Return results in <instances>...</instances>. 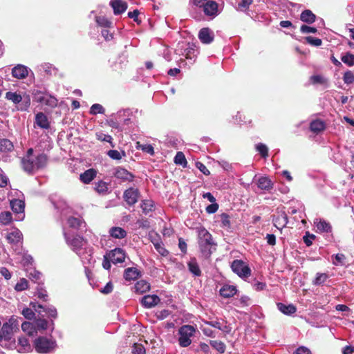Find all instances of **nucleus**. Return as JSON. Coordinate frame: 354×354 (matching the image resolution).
<instances>
[{"label":"nucleus","mask_w":354,"mask_h":354,"mask_svg":"<svg viewBox=\"0 0 354 354\" xmlns=\"http://www.w3.org/2000/svg\"><path fill=\"white\" fill-rule=\"evenodd\" d=\"M47 156L40 153L34 155L33 149H29L26 155L21 160L24 170L28 174H34L36 171L44 167L47 164Z\"/></svg>","instance_id":"f257e3e1"},{"label":"nucleus","mask_w":354,"mask_h":354,"mask_svg":"<svg viewBox=\"0 0 354 354\" xmlns=\"http://www.w3.org/2000/svg\"><path fill=\"white\" fill-rule=\"evenodd\" d=\"M19 326L18 319L12 316L1 326L5 347L8 348V345L13 341V335L19 330Z\"/></svg>","instance_id":"f03ea898"},{"label":"nucleus","mask_w":354,"mask_h":354,"mask_svg":"<svg viewBox=\"0 0 354 354\" xmlns=\"http://www.w3.org/2000/svg\"><path fill=\"white\" fill-rule=\"evenodd\" d=\"M5 98L15 104L16 109L19 111H26L30 106V97L26 93L21 95L20 93L8 91Z\"/></svg>","instance_id":"7ed1b4c3"},{"label":"nucleus","mask_w":354,"mask_h":354,"mask_svg":"<svg viewBox=\"0 0 354 354\" xmlns=\"http://www.w3.org/2000/svg\"><path fill=\"white\" fill-rule=\"evenodd\" d=\"M35 351L39 353H48L55 351L57 343L52 337L41 336L36 338L34 341Z\"/></svg>","instance_id":"20e7f679"},{"label":"nucleus","mask_w":354,"mask_h":354,"mask_svg":"<svg viewBox=\"0 0 354 354\" xmlns=\"http://www.w3.org/2000/svg\"><path fill=\"white\" fill-rule=\"evenodd\" d=\"M196 331V328L192 325H183L180 326L178 331L179 345L182 347L189 346Z\"/></svg>","instance_id":"39448f33"},{"label":"nucleus","mask_w":354,"mask_h":354,"mask_svg":"<svg viewBox=\"0 0 354 354\" xmlns=\"http://www.w3.org/2000/svg\"><path fill=\"white\" fill-rule=\"evenodd\" d=\"M230 268L234 273L243 279H247L251 275L252 271L250 268L243 260H234L230 264Z\"/></svg>","instance_id":"423d86ee"},{"label":"nucleus","mask_w":354,"mask_h":354,"mask_svg":"<svg viewBox=\"0 0 354 354\" xmlns=\"http://www.w3.org/2000/svg\"><path fill=\"white\" fill-rule=\"evenodd\" d=\"M198 244L202 252L211 253L210 247L214 243L211 234L203 227L198 230Z\"/></svg>","instance_id":"0eeeda50"},{"label":"nucleus","mask_w":354,"mask_h":354,"mask_svg":"<svg viewBox=\"0 0 354 354\" xmlns=\"http://www.w3.org/2000/svg\"><path fill=\"white\" fill-rule=\"evenodd\" d=\"M34 96L35 100L42 105H46L50 108H55L57 106L58 100L48 93L37 91L35 92Z\"/></svg>","instance_id":"6e6552de"},{"label":"nucleus","mask_w":354,"mask_h":354,"mask_svg":"<svg viewBox=\"0 0 354 354\" xmlns=\"http://www.w3.org/2000/svg\"><path fill=\"white\" fill-rule=\"evenodd\" d=\"M64 235L67 244L76 254H81L80 250L88 245L87 241L82 236H76L71 239L65 231Z\"/></svg>","instance_id":"1a4fd4ad"},{"label":"nucleus","mask_w":354,"mask_h":354,"mask_svg":"<svg viewBox=\"0 0 354 354\" xmlns=\"http://www.w3.org/2000/svg\"><path fill=\"white\" fill-rule=\"evenodd\" d=\"M8 348H15L19 353H29L32 350V346L26 337H20L18 338L17 343L13 339Z\"/></svg>","instance_id":"9d476101"},{"label":"nucleus","mask_w":354,"mask_h":354,"mask_svg":"<svg viewBox=\"0 0 354 354\" xmlns=\"http://www.w3.org/2000/svg\"><path fill=\"white\" fill-rule=\"evenodd\" d=\"M201 10L206 17L211 19H214L221 12L218 8V4L213 0H207L201 8Z\"/></svg>","instance_id":"9b49d317"},{"label":"nucleus","mask_w":354,"mask_h":354,"mask_svg":"<svg viewBox=\"0 0 354 354\" xmlns=\"http://www.w3.org/2000/svg\"><path fill=\"white\" fill-rule=\"evenodd\" d=\"M10 207L12 210L16 214L15 219L22 221L24 217L25 203L21 199H12L10 201Z\"/></svg>","instance_id":"f8f14e48"},{"label":"nucleus","mask_w":354,"mask_h":354,"mask_svg":"<svg viewBox=\"0 0 354 354\" xmlns=\"http://www.w3.org/2000/svg\"><path fill=\"white\" fill-rule=\"evenodd\" d=\"M314 225L317 227V231L319 233L328 234V239L330 241L333 239L332 227L330 224L322 218H315L314 220Z\"/></svg>","instance_id":"ddd939ff"},{"label":"nucleus","mask_w":354,"mask_h":354,"mask_svg":"<svg viewBox=\"0 0 354 354\" xmlns=\"http://www.w3.org/2000/svg\"><path fill=\"white\" fill-rule=\"evenodd\" d=\"M140 197V192L138 189L135 187H130L124 192L123 198L124 201L129 205H135Z\"/></svg>","instance_id":"4468645a"},{"label":"nucleus","mask_w":354,"mask_h":354,"mask_svg":"<svg viewBox=\"0 0 354 354\" xmlns=\"http://www.w3.org/2000/svg\"><path fill=\"white\" fill-rule=\"evenodd\" d=\"M205 324L210 326L221 330L223 334H229L232 330L230 325L223 319H215L212 321H205Z\"/></svg>","instance_id":"2eb2a0df"},{"label":"nucleus","mask_w":354,"mask_h":354,"mask_svg":"<svg viewBox=\"0 0 354 354\" xmlns=\"http://www.w3.org/2000/svg\"><path fill=\"white\" fill-rule=\"evenodd\" d=\"M81 254H77L80 258L82 263L84 267L87 268V266L92 265L95 262V259H93L92 254V248L88 245L83 248V250H80Z\"/></svg>","instance_id":"dca6fc26"},{"label":"nucleus","mask_w":354,"mask_h":354,"mask_svg":"<svg viewBox=\"0 0 354 354\" xmlns=\"http://www.w3.org/2000/svg\"><path fill=\"white\" fill-rule=\"evenodd\" d=\"M30 306L36 312H38L39 314L41 312V309H42L43 312H45L48 317L52 318L57 317V309L54 306H43L42 305L39 304L36 302H31Z\"/></svg>","instance_id":"f3484780"},{"label":"nucleus","mask_w":354,"mask_h":354,"mask_svg":"<svg viewBox=\"0 0 354 354\" xmlns=\"http://www.w3.org/2000/svg\"><path fill=\"white\" fill-rule=\"evenodd\" d=\"M29 68L22 64H17L14 66L11 70V73L13 77L18 80H23L28 77Z\"/></svg>","instance_id":"a211bd4d"},{"label":"nucleus","mask_w":354,"mask_h":354,"mask_svg":"<svg viewBox=\"0 0 354 354\" xmlns=\"http://www.w3.org/2000/svg\"><path fill=\"white\" fill-rule=\"evenodd\" d=\"M198 38L203 44H209L213 41L214 35L210 28H203L198 32Z\"/></svg>","instance_id":"6ab92c4d"},{"label":"nucleus","mask_w":354,"mask_h":354,"mask_svg":"<svg viewBox=\"0 0 354 354\" xmlns=\"http://www.w3.org/2000/svg\"><path fill=\"white\" fill-rule=\"evenodd\" d=\"M125 252L122 248H115L112 250L109 257L113 263H122L125 259Z\"/></svg>","instance_id":"aec40b11"},{"label":"nucleus","mask_w":354,"mask_h":354,"mask_svg":"<svg viewBox=\"0 0 354 354\" xmlns=\"http://www.w3.org/2000/svg\"><path fill=\"white\" fill-rule=\"evenodd\" d=\"M114 176L115 178L123 181L131 182L134 178V176L127 169L118 167L115 169Z\"/></svg>","instance_id":"412c9836"},{"label":"nucleus","mask_w":354,"mask_h":354,"mask_svg":"<svg viewBox=\"0 0 354 354\" xmlns=\"http://www.w3.org/2000/svg\"><path fill=\"white\" fill-rule=\"evenodd\" d=\"M258 187L266 192H270L273 188L272 181L267 176H261L257 182Z\"/></svg>","instance_id":"4be33fe9"},{"label":"nucleus","mask_w":354,"mask_h":354,"mask_svg":"<svg viewBox=\"0 0 354 354\" xmlns=\"http://www.w3.org/2000/svg\"><path fill=\"white\" fill-rule=\"evenodd\" d=\"M141 301L145 308H151L156 306L160 301V299L156 295H147L142 297Z\"/></svg>","instance_id":"5701e85b"},{"label":"nucleus","mask_w":354,"mask_h":354,"mask_svg":"<svg viewBox=\"0 0 354 354\" xmlns=\"http://www.w3.org/2000/svg\"><path fill=\"white\" fill-rule=\"evenodd\" d=\"M110 6L112 7L115 15L122 14L127 9V3L122 0H111Z\"/></svg>","instance_id":"b1692460"},{"label":"nucleus","mask_w":354,"mask_h":354,"mask_svg":"<svg viewBox=\"0 0 354 354\" xmlns=\"http://www.w3.org/2000/svg\"><path fill=\"white\" fill-rule=\"evenodd\" d=\"M35 123L40 128L44 129H48L50 124L47 116L42 112H39L35 115Z\"/></svg>","instance_id":"393cba45"},{"label":"nucleus","mask_w":354,"mask_h":354,"mask_svg":"<svg viewBox=\"0 0 354 354\" xmlns=\"http://www.w3.org/2000/svg\"><path fill=\"white\" fill-rule=\"evenodd\" d=\"M6 237L10 243L17 245L21 242L22 233L18 229H15L9 232Z\"/></svg>","instance_id":"a878e982"},{"label":"nucleus","mask_w":354,"mask_h":354,"mask_svg":"<svg viewBox=\"0 0 354 354\" xmlns=\"http://www.w3.org/2000/svg\"><path fill=\"white\" fill-rule=\"evenodd\" d=\"M220 295L224 298H230L237 292L236 287L232 285L225 284L220 289Z\"/></svg>","instance_id":"bb28decb"},{"label":"nucleus","mask_w":354,"mask_h":354,"mask_svg":"<svg viewBox=\"0 0 354 354\" xmlns=\"http://www.w3.org/2000/svg\"><path fill=\"white\" fill-rule=\"evenodd\" d=\"M273 222L277 227L283 228L288 224V216L286 214L283 212L273 218Z\"/></svg>","instance_id":"cd10ccee"},{"label":"nucleus","mask_w":354,"mask_h":354,"mask_svg":"<svg viewBox=\"0 0 354 354\" xmlns=\"http://www.w3.org/2000/svg\"><path fill=\"white\" fill-rule=\"evenodd\" d=\"M96 176V171L93 169L86 170L83 174H80V180L85 184L91 183Z\"/></svg>","instance_id":"c85d7f7f"},{"label":"nucleus","mask_w":354,"mask_h":354,"mask_svg":"<svg viewBox=\"0 0 354 354\" xmlns=\"http://www.w3.org/2000/svg\"><path fill=\"white\" fill-rule=\"evenodd\" d=\"M277 306L278 310L286 315H290L295 313L297 310L296 307L293 304L286 305L282 303H278Z\"/></svg>","instance_id":"c756f323"},{"label":"nucleus","mask_w":354,"mask_h":354,"mask_svg":"<svg viewBox=\"0 0 354 354\" xmlns=\"http://www.w3.org/2000/svg\"><path fill=\"white\" fill-rule=\"evenodd\" d=\"M110 236L115 239H122L127 236V232L122 227H113L109 230Z\"/></svg>","instance_id":"7c9ffc66"},{"label":"nucleus","mask_w":354,"mask_h":354,"mask_svg":"<svg viewBox=\"0 0 354 354\" xmlns=\"http://www.w3.org/2000/svg\"><path fill=\"white\" fill-rule=\"evenodd\" d=\"M21 329L24 332L26 333L29 336H34L37 334L36 326L33 324L24 322L21 324Z\"/></svg>","instance_id":"2f4dec72"},{"label":"nucleus","mask_w":354,"mask_h":354,"mask_svg":"<svg viewBox=\"0 0 354 354\" xmlns=\"http://www.w3.org/2000/svg\"><path fill=\"white\" fill-rule=\"evenodd\" d=\"M325 129V124L320 120H315L310 122V129L311 131L318 133Z\"/></svg>","instance_id":"473e14b6"},{"label":"nucleus","mask_w":354,"mask_h":354,"mask_svg":"<svg viewBox=\"0 0 354 354\" xmlns=\"http://www.w3.org/2000/svg\"><path fill=\"white\" fill-rule=\"evenodd\" d=\"M14 149L13 143L7 138L0 140V151L6 153L12 151Z\"/></svg>","instance_id":"72a5a7b5"},{"label":"nucleus","mask_w":354,"mask_h":354,"mask_svg":"<svg viewBox=\"0 0 354 354\" xmlns=\"http://www.w3.org/2000/svg\"><path fill=\"white\" fill-rule=\"evenodd\" d=\"M139 277V272L135 268H129L124 270V277L127 281L135 280Z\"/></svg>","instance_id":"f704fd0d"},{"label":"nucleus","mask_w":354,"mask_h":354,"mask_svg":"<svg viewBox=\"0 0 354 354\" xmlns=\"http://www.w3.org/2000/svg\"><path fill=\"white\" fill-rule=\"evenodd\" d=\"M310 83L313 84H321L325 86H328V80L321 75H314L310 77Z\"/></svg>","instance_id":"c9c22d12"},{"label":"nucleus","mask_w":354,"mask_h":354,"mask_svg":"<svg viewBox=\"0 0 354 354\" xmlns=\"http://www.w3.org/2000/svg\"><path fill=\"white\" fill-rule=\"evenodd\" d=\"M150 289L149 283L145 280H140L135 284V290L136 292L144 293Z\"/></svg>","instance_id":"e433bc0d"},{"label":"nucleus","mask_w":354,"mask_h":354,"mask_svg":"<svg viewBox=\"0 0 354 354\" xmlns=\"http://www.w3.org/2000/svg\"><path fill=\"white\" fill-rule=\"evenodd\" d=\"M188 268L194 276H200L201 271L196 259H192L188 263Z\"/></svg>","instance_id":"4c0bfd02"},{"label":"nucleus","mask_w":354,"mask_h":354,"mask_svg":"<svg viewBox=\"0 0 354 354\" xmlns=\"http://www.w3.org/2000/svg\"><path fill=\"white\" fill-rule=\"evenodd\" d=\"M140 207L145 214H148L149 212L153 211L154 203L151 200H143L140 204Z\"/></svg>","instance_id":"58836bf2"},{"label":"nucleus","mask_w":354,"mask_h":354,"mask_svg":"<svg viewBox=\"0 0 354 354\" xmlns=\"http://www.w3.org/2000/svg\"><path fill=\"white\" fill-rule=\"evenodd\" d=\"M301 20L308 24H312L315 21V15L310 10H306L301 14Z\"/></svg>","instance_id":"ea45409f"},{"label":"nucleus","mask_w":354,"mask_h":354,"mask_svg":"<svg viewBox=\"0 0 354 354\" xmlns=\"http://www.w3.org/2000/svg\"><path fill=\"white\" fill-rule=\"evenodd\" d=\"M95 191L100 194L108 193L109 184L103 180H99L95 183Z\"/></svg>","instance_id":"a19ab883"},{"label":"nucleus","mask_w":354,"mask_h":354,"mask_svg":"<svg viewBox=\"0 0 354 354\" xmlns=\"http://www.w3.org/2000/svg\"><path fill=\"white\" fill-rule=\"evenodd\" d=\"M67 223L70 227L78 229L84 223L80 218L70 216L67 220Z\"/></svg>","instance_id":"79ce46f5"},{"label":"nucleus","mask_w":354,"mask_h":354,"mask_svg":"<svg viewBox=\"0 0 354 354\" xmlns=\"http://www.w3.org/2000/svg\"><path fill=\"white\" fill-rule=\"evenodd\" d=\"M28 276L31 279V281H32L35 283H37L38 284H40V283L41 282V278H42L41 273L35 269L30 270L28 272Z\"/></svg>","instance_id":"37998d69"},{"label":"nucleus","mask_w":354,"mask_h":354,"mask_svg":"<svg viewBox=\"0 0 354 354\" xmlns=\"http://www.w3.org/2000/svg\"><path fill=\"white\" fill-rule=\"evenodd\" d=\"M40 70L44 71L46 75H51L55 74L57 69L52 64L49 63H44L40 65Z\"/></svg>","instance_id":"c03bdc74"},{"label":"nucleus","mask_w":354,"mask_h":354,"mask_svg":"<svg viewBox=\"0 0 354 354\" xmlns=\"http://www.w3.org/2000/svg\"><path fill=\"white\" fill-rule=\"evenodd\" d=\"M211 346L221 354L223 353L225 350V345L223 342L218 340H211L209 342Z\"/></svg>","instance_id":"a18cd8bd"},{"label":"nucleus","mask_w":354,"mask_h":354,"mask_svg":"<svg viewBox=\"0 0 354 354\" xmlns=\"http://www.w3.org/2000/svg\"><path fill=\"white\" fill-rule=\"evenodd\" d=\"M12 219V214L10 212H3L0 214V223L2 225H8Z\"/></svg>","instance_id":"49530a36"},{"label":"nucleus","mask_w":354,"mask_h":354,"mask_svg":"<svg viewBox=\"0 0 354 354\" xmlns=\"http://www.w3.org/2000/svg\"><path fill=\"white\" fill-rule=\"evenodd\" d=\"M174 162L176 165H180L183 167H185L187 165V160L183 152L178 151L176 153L174 157Z\"/></svg>","instance_id":"de8ad7c7"},{"label":"nucleus","mask_w":354,"mask_h":354,"mask_svg":"<svg viewBox=\"0 0 354 354\" xmlns=\"http://www.w3.org/2000/svg\"><path fill=\"white\" fill-rule=\"evenodd\" d=\"M154 248L156 251L163 257H166L169 252L165 248L163 243L161 241L153 242Z\"/></svg>","instance_id":"09e8293b"},{"label":"nucleus","mask_w":354,"mask_h":354,"mask_svg":"<svg viewBox=\"0 0 354 354\" xmlns=\"http://www.w3.org/2000/svg\"><path fill=\"white\" fill-rule=\"evenodd\" d=\"M95 21L100 26L104 28H109L111 25V21L104 16L96 17Z\"/></svg>","instance_id":"8fccbe9b"},{"label":"nucleus","mask_w":354,"mask_h":354,"mask_svg":"<svg viewBox=\"0 0 354 354\" xmlns=\"http://www.w3.org/2000/svg\"><path fill=\"white\" fill-rule=\"evenodd\" d=\"M256 150L261 154V156L266 158L268 156V147L263 144L259 143L256 145Z\"/></svg>","instance_id":"3c124183"},{"label":"nucleus","mask_w":354,"mask_h":354,"mask_svg":"<svg viewBox=\"0 0 354 354\" xmlns=\"http://www.w3.org/2000/svg\"><path fill=\"white\" fill-rule=\"evenodd\" d=\"M210 327V326L205 324V322H204V324L201 325L200 328L205 335L207 337H216V334Z\"/></svg>","instance_id":"603ef678"},{"label":"nucleus","mask_w":354,"mask_h":354,"mask_svg":"<svg viewBox=\"0 0 354 354\" xmlns=\"http://www.w3.org/2000/svg\"><path fill=\"white\" fill-rule=\"evenodd\" d=\"M105 112L104 108L100 104H94L90 109V113L91 115L104 114Z\"/></svg>","instance_id":"864d4df0"},{"label":"nucleus","mask_w":354,"mask_h":354,"mask_svg":"<svg viewBox=\"0 0 354 354\" xmlns=\"http://www.w3.org/2000/svg\"><path fill=\"white\" fill-rule=\"evenodd\" d=\"M28 281L24 279L21 278L20 280L16 283L15 286V289L17 291H23L28 288Z\"/></svg>","instance_id":"5fc2aeb1"},{"label":"nucleus","mask_w":354,"mask_h":354,"mask_svg":"<svg viewBox=\"0 0 354 354\" xmlns=\"http://www.w3.org/2000/svg\"><path fill=\"white\" fill-rule=\"evenodd\" d=\"M48 324V322L45 319H38L35 321V326L39 330L47 329Z\"/></svg>","instance_id":"6e6d98bb"},{"label":"nucleus","mask_w":354,"mask_h":354,"mask_svg":"<svg viewBox=\"0 0 354 354\" xmlns=\"http://www.w3.org/2000/svg\"><path fill=\"white\" fill-rule=\"evenodd\" d=\"M345 256L343 254H337L332 256V262L335 266L344 265Z\"/></svg>","instance_id":"4d7b16f0"},{"label":"nucleus","mask_w":354,"mask_h":354,"mask_svg":"<svg viewBox=\"0 0 354 354\" xmlns=\"http://www.w3.org/2000/svg\"><path fill=\"white\" fill-rule=\"evenodd\" d=\"M342 61L349 66L354 65V55L347 53L341 58Z\"/></svg>","instance_id":"13d9d810"},{"label":"nucleus","mask_w":354,"mask_h":354,"mask_svg":"<svg viewBox=\"0 0 354 354\" xmlns=\"http://www.w3.org/2000/svg\"><path fill=\"white\" fill-rule=\"evenodd\" d=\"M343 80L345 84H351L354 82V74L352 71H348L344 73L343 76Z\"/></svg>","instance_id":"bf43d9fd"},{"label":"nucleus","mask_w":354,"mask_h":354,"mask_svg":"<svg viewBox=\"0 0 354 354\" xmlns=\"http://www.w3.org/2000/svg\"><path fill=\"white\" fill-rule=\"evenodd\" d=\"M129 111L128 110H122V111H120L117 113V118L120 120L121 124H122V125L128 124L130 122V121H131L130 118H125V119H124L123 121H122V120H121V118L122 116H125L127 114H129Z\"/></svg>","instance_id":"052dcab7"},{"label":"nucleus","mask_w":354,"mask_h":354,"mask_svg":"<svg viewBox=\"0 0 354 354\" xmlns=\"http://www.w3.org/2000/svg\"><path fill=\"white\" fill-rule=\"evenodd\" d=\"M328 279V275L326 273H317V277L314 281V284L321 285L324 283Z\"/></svg>","instance_id":"680f3d73"},{"label":"nucleus","mask_w":354,"mask_h":354,"mask_svg":"<svg viewBox=\"0 0 354 354\" xmlns=\"http://www.w3.org/2000/svg\"><path fill=\"white\" fill-rule=\"evenodd\" d=\"M145 353V349L141 344H133L131 354H144Z\"/></svg>","instance_id":"e2e57ef3"},{"label":"nucleus","mask_w":354,"mask_h":354,"mask_svg":"<svg viewBox=\"0 0 354 354\" xmlns=\"http://www.w3.org/2000/svg\"><path fill=\"white\" fill-rule=\"evenodd\" d=\"M306 40L309 44L314 46H319L322 44V41L320 39L315 38V37H310V36L306 37Z\"/></svg>","instance_id":"0e129e2a"},{"label":"nucleus","mask_w":354,"mask_h":354,"mask_svg":"<svg viewBox=\"0 0 354 354\" xmlns=\"http://www.w3.org/2000/svg\"><path fill=\"white\" fill-rule=\"evenodd\" d=\"M221 227H230V216L228 214L223 213L221 215Z\"/></svg>","instance_id":"69168bd1"},{"label":"nucleus","mask_w":354,"mask_h":354,"mask_svg":"<svg viewBox=\"0 0 354 354\" xmlns=\"http://www.w3.org/2000/svg\"><path fill=\"white\" fill-rule=\"evenodd\" d=\"M96 138L98 140L111 142L112 137L110 135L104 134L102 132L96 133Z\"/></svg>","instance_id":"338daca9"},{"label":"nucleus","mask_w":354,"mask_h":354,"mask_svg":"<svg viewBox=\"0 0 354 354\" xmlns=\"http://www.w3.org/2000/svg\"><path fill=\"white\" fill-rule=\"evenodd\" d=\"M253 0H241L238 4V8L240 10H245L252 4Z\"/></svg>","instance_id":"774afa93"}]
</instances>
